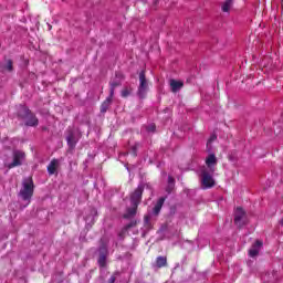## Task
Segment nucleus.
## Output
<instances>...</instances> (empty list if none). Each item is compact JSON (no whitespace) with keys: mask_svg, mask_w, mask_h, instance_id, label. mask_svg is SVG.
Wrapping results in <instances>:
<instances>
[{"mask_svg":"<svg viewBox=\"0 0 283 283\" xmlns=\"http://www.w3.org/2000/svg\"><path fill=\"white\" fill-rule=\"evenodd\" d=\"M146 130L149 132V133L156 132V124H149V125L146 127Z\"/></svg>","mask_w":283,"mask_h":283,"instance_id":"4be33fe9","label":"nucleus"},{"mask_svg":"<svg viewBox=\"0 0 283 283\" xmlns=\"http://www.w3.org/2000/svg\"><path fill=\"white\" fill-rule=\"evenodd\" d=\"M34 195V182L32 181V178H27L22 182V188L20 190V198L27 202V205L30 203V200H32V196Z\"/></svg>","mask_w":283,"mask_h":283,"instance_id":"f03ea898","label":"nucleus"},{"mask_svg":"<svg viewBox=\"0 0 283 283\" xmlns=\"http://www.w3.org/2000/svg\"><path fill=\"white\" fill-rule=\"evenodd\" d=\"M129 94H132V90H129V88H124L122 91V97L123 98H127V96H129Z\"/></svg>","mask_w":283,"mask_h":283,"instance_id":"aec40b11","label":"nucleus"},{"mask_svg":"<svg viewBox=\"0 0 283 283\" xmlns=\"http://www.w3.org/2000/svg\"><path fill=\"white\" fill-rule=\"evenodd\" d=\"M213 138H216V137L210 138V140H213Z\"/></svg>","mask_w":283,"mask_h":283,"instance_id":"cd10ccee","label":"nucleus"},{"mask_svg":"<svg viewBox=\"0 0 283 283\" xmlns=\"http://www.w3.org/2000/svg\"><path fill=\"white\" fill-rule=\"evenodd\" d=\"M206 165L209 169L218 165V157H216V154L208 155V157L206 158Z\"/></svg>","mask_w":283,"mask_h":283,"instance_id":"9d476101","label":"nucleus"},{"mask_svg":"<svg viewBox=\"0 0 283 283\" xmlns=\"http://www.w3.org/2000/svg\"><path fill=\"white\" fill-rule=\"evenodd\" d=\"M201 187L202 189H212V187H216V179H213V175L207 169L201 170Z\"/></svg>","mask_w":283,"mask_h":283,"instance_id":"39448f33","label":"nucleus"},{"mask_svg":"<svg viewBox=\"0 0 283 283\" xmlns=\"http://www.w3.org/2000/svg\"><path fill=\"white\" fill-rule=\"evenodd\" d=\"M175 186H176V179H174V177L169 176L168 177V187H167L166 191H168V193H171V191H174Z\"/></svg>","mask_w":283,"mask_h":283,"instance_id":"a211bd4d","label":"nucleus"},{"mask_svg":"<svg viewBox=\"0 0 283 283\" xmlns=\"http://www.w3.org/2000/svg\"><path fill=\"white\" fill-rule=\"evenodd\" d=\"M86 222H90V217L86 218Z\"/></svg>","mask_w":283,"mask_h":283,"instance_id":"bb28decb","label":"nucleus"},{"mask_svg":"<svg viewBox=\"0 0 283 283\" xmlns=\"http://www.w3.org/2000/svg\"><path fill=\"white\" fill-rule=\"evenodd\" d=\"M182 87H185V82L182 81H178V90H182Z\"/></svg>","mask_w":283,"mask_h":283,"instance_id":"5701e85b","label":"nucleus"},{"mask_svg":"<svg viewBox=\"0 0 283 283\" xmlns=\"http://www.w3.org/2000/svg\"><path fill=\"white\" fill-rule=\"evenodd\" d=\"M147 92H149V81L145 75V71H142L139 73V86H138L139 98H145V96H147Z\"/></svg>","mask_w":283,"mask_h":283,"instance_id":"20e7f679","label":"nucleus"},{"mask_svg":"<svg viewBox=\"0 0 283 283\" xmlns=\"http://www.w3.org/2000/svg\"><path fill=\"white\" fill-rule=\"evenodd\" d=\"M163 205H165V197L159 198L155 207L153 208L154 216H158L160 213V209H163Z\"/></svg>","mask_w":283,"mask_h":283,"instance_id":"f8f14e48","label":"nucleus"},{"mask_svg":"<svg viewBox=\"0 0 283 283\" xmlns=\"http://www.w3.org/2000/svg\"><path fill=\"white\" fill-rule=\"evenodd\" d=\"M4 70H7V72H12V60L7 61Z\"/></svg>","mask_w":283,"mask_h":283,"instance_id":"412c9836","label":"nucleus"},{"mask_svg":"<svg viewBox=\"0 0 283 283\" xmlns=\"http://www.w3.org/2000/svg\"><path fill=\"white\" fill-rule=\"evenodd\" d=\"M109 85H111L109 96H114V91L116 90V87H119L120 85V77L117 76L115 80H112Z\"/></svg>","mask_w":283,"mask_h":283,"instance_id":"4468645a","label":"nucleus"},{"mask_svg":"<svg viewBox=\"0 0 283 283\" xmlns=\"http://www.w3.org/2000/svg\"><path fill=\"white\" fill-rule=\"evenodd\" d=\"M145 224L149 226V216H146L144 219Z\"/></svg>","mask_w":283,"mask_h":283,"instance_id":"393cba45","label":"nucleus"},{"mask_svg":"<svg viewBox=\"0 0 283 283\" xmlns=\"http://www.w3.org/2000/svg\"><path fill=\"white\" fill-rule=\"evenodd\" d=\"M145 188L143 185H139L137 189L130 196V205L132 207L127 209L125 218H134L136 216V210L138 209V205H140V199L143 198V190Z\"/></svg>","mask_w":283,"mask_h":283,"instance_id":"f257e3e1","label":"nucleus"},{"mask_svg":"<svg viewBox=\"0 0 283 283\" xmlns=\"http://www.w3.org/2000/svg\"><path fill=\"white\" fill-rule=\"evenodd\" d=\"M19 116L24 118L25 125H28L29 127H36V125H39V119L36 118V116L31 114L30 109H28V107L25 106L21 107V111L19 112Z\"/></svg>","mask_w":283,"mask_h":283,"instance_id":"7ed1b4c3","label":"nucleus"},{"mask_svg":"<svg viewBox=\"0 0 283 283\" xmlns=\"http://www.w3.org/2000/svg\"><path fill=\"white\" fill-rule=\"evenodd\" d=\"M91 213H93V214H94V213H96V210H95V209H93V210L91 211Z\"/></svg>","mask_w":283,"mask_h":283,"instance_id":"a878e982","label":"nucleus"},{"mask_svg":"<svg viewBox=\"0 0 283 283\" xmlns=\"http://www.w3.org/2000/svg\"><path fill=\"white\" fill-rule=\"evenodd\" d=\"M116 282V276H111L108 280V283H115Z\"/></svg>","mask_w":283,"mask_h":283,"instance_id":"b1692460","label":"nucleus"},{"mask_svg":"<svg viewBox=\"0 0 283 283\" xmlns=\"http://www.w3.org/2000/svg\"><path fill=\"white\" fill-rule=\"evenodd\" d=\"M66 140H67V145H69V147H71V149L76 147V143L78 142V139L76 138V135H74V133H71L66 137Z\"/></svg>","mask_w":283,"mask_h":283,"instance_id":"ddd939ff","label":"nucleus"},{"mask_svg":"<svg viewBox=\"0 0 283 283\" xmlns=\"http://www.w3.org/2000/svg\"><path fill=\"white\" fill-rule=\"evenodd\" d=\"M170 87H171L172 92H178V81L171 80Z\"/></svg>","mask_w":283,"mask_h":283,"instance_id":"6ab92c4d","label":"nucleus"},{"mask_svg":"<svg viewBox=\"0 0 283 283\" xmlns=\"http://www.w3.org/2000/svg\"><path fill=\"white\" fill-rule=\"evenodd\" d=\"M233 6V0H226L221 7L222 12H229Z\"/></svg>","mask_w":283,"mask_h":283,"instance_id":"f3484780","label":"nucleus"},{"mask_svg":"<svg viewBox=\"0 0 283 283\" xmlns=\"http://www.w3.org/2000/svg\"><path fill=\"white\" fill-rule=\"evenodd\" d=\"M234 224L242 229L247 224V211L242 207H238L234 211Z\"/></svg>","mask_w":283,"mask_h":283,"instance_id":"423d86ee","label":"nucleus"},{"mask_svg":"<svg viewBox=\"0 0 283 283\" xmlns=\"http://www.w3.org/2000/svg\"><path fill=\"white\" fill-rule=\"evenodd\" d=\"M163 266H167V258L166 256H158L156 259V268L163 269Z\"/></svg>","mask_w":283,"mask_h":283,"instance_id":"dca6fc26","label":"nucleus"},{"mask_svg":"<svg viewBox=\"0 0 283 283\" xmlns=\"http://www.w3.org/2000/svg\"><path fill=\"white\" fill-rule=\"evenodd\" d=\"M262 241L256 240L252 248L249 250L250 258H255L260 253V247H262Z\"/></svg>","mask_w":283,"mask_h":283,"instance_id":"1a4fd4ad","label":"nucleus"},{"mask_svg":"<svg viewBox=\"0 0 283 283\" xmlns=\"http://www.w3.org/2000/svg\"><path fill=\"white\" fill-rule=\"evenodd\" d=\"M57 169H59V159L51 160V163L48 166V171L50 176H54Z\"/></svg>","mask_w":283,"mask_h":283,"instance_id":"9b49d317","label":"nucleus"},{"mask_svg":"<svg viewBox=\"0 0 283 283\" xmlns=\"http://www.w3.org/2000/svg\"><path fill=\"white\" fill-rule=\"evenodd\" d=\"M106 262H107V247L103 245L99 248L98 264L99 266H105Z\"/></svg>","mask_w":283,"mask_h":283,"instance_id":"6e6552de","label":"nucleus"},{"mask_svg":"<svg viewBox=\"0 0 283 283\" xmlns=\"http://www.w3.org/2000/svg\"><path fill=\"white\" fill-rule=\"evenodd\" d=\"M112 98H114V96H108L106 98V101L103 102L102 106H101V112L102 114H105V112H107V109L109 108V105L112 104Z\"/></svg>","mask_w":283,"mask_h":283,"instance_id":"2eb2a0df","label":"nucleus"},{"mask_svg":"<svg viewBox=\"0 0 283 283\" xmlns=\"http://www.w3.org/2000/svg\"><path fill=\"white\" fill-rule=\"evenodd\" d=\"M23 160H25V153L21 150L13 151V163L8 164L9 169L20 167V165H23Z\"/></svg>","mask_w":283,"mask_h":283,"instance_id":"0eeeda50","label":"nucleus"}]
</instances>
